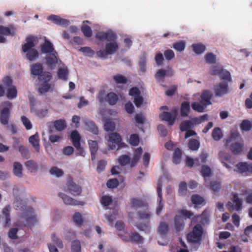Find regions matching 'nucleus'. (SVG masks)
Here are the masks:
<instances>
[{
  "label": "nucleus",
  "instance_id": "1",
  "mask_svg": "<svg viewBox=\"0 0 252 252\" xmlns=\"http://www.w3.org/2000/svg\"><path fill=\"white\" fill-rule=\"evenodd\" d=\"M14 208L21 211V218L24 221V225L29 227L32 226L37 222L36 216L34 214L32 208L26 205L25 201L20 198L16 197L13 202Z\"/></svg>",
  "mask_w": 252,
  "mask_h": 252
},
{
  "label": "nucleus",
  "instance_id": "2",
  "mask_svg": "<svg viewBox=\"0 0 252 252\" xmlns=\"http://www.w3.org/2000/svg\"><path fill=\"white\" fill-rule=\"evenodd\" d=\"M34 40L33 36H28L26 38L27 43L22 46V51L24 53H27L26 58L30 61H34L39 56L38 51L34 48L35 45Z\"/></svg>",
  "mask_w": 252,
  "mask_h": 252
},
{
  "label": "nucleus",
  "instance_id": "3",
  "mask_svg": "<svg viewBox=\"0 0 252 252\" xmlns=\"http://www.w3.org/2000/svg\"><path fill=\"white\" fill-rule=\"evenodd\" d=\"M12 105L9 101H5L0 105V122L3 125H6L8 123L10 116V109Z\"/></svg>",
  "mask_w": 252,
  "mask_h": 252
},
{
  "label": "nucleus",
  "instance_id": "4",
  "mask_svg": "<svg viewBox=\"0 0 252 252\" xmlns=\"http://www.w3.org/2000/svg\"><path fill=\"white\" fill-rule=\"evenodd\" d=\"M203 228L201 224L195 225L192 231L188 234L187 239L189 242L194 243H200L202 240Z\"/></svg>",
  "mask_w": 252,
  "mask_h": 252
},
{
  "label": "nucleus",
  "instance_id": "5",
  "mask_svg": "<svg viewBox=\"0 0 252 252\" xmlns=\"http://www.w3.org/2000/svg\"><path fill=\"white\" fill-rule=\"evenodd\" d=\"M110 42L105 45V50H100L96 52V54L98 57L106 59L108 55H112L117 51L119 49L118 43L115 41Z\"/></svg>",
  "mask_w": 252,
  "mask_h": 252
},
{
  "label": "nucleus",
  "instance_id": "6",
  "mask_svg": "<svg viewBox=\"0 0 252 252\" xmlns=\"http://www.w3.org/2000/svg\"><path fill=\"white\" fill-rule=\"evenodd\" d=\"M109 149L111 150H119L122 148L126 147V145L122 142V139L121 136L117 132L111 133L109 136Z\"/></svg>",
  "mask_w": 252,
  "mask_h": 252
},
{
  "label": "nucleus",
  "instance_id": "7",
  "mask_svg": "<svg viewBox=\"0 0 252 252\" xmlns=\"http://www.w3.org/2000/svg\"><path fill=\"white\" fill-rule=\"evenodd\" d=\"M210 72L213 75H218L220 79L223 80V81L229 82L231 81L230 72L221 67L213 66L211 67Z\"/></svg>",
  "mask_w": 252,
  "mask_h": 252
},
{
  "label": "nucleus",
  "instance_id": "8",
  "mask_svg": "<svg viewBox=\"0 0 252 252\" xmlns=\"http://www.w3.org/2000/svg\"><path fill=\"white\" fill-rule=\"evenodd\" d=\"M178 110L174 107L171 110V113L163 112L159 115V117L161 120L168 122L169 126H172L175 122Z\"/></svg>",
  "mask_w": 252,
  "mask_h": 252
},
{
  "label": "nucleus",
  "instance_id": "9",
  "mask_svg": "<svg viewBox=\"0 0 252 252\" xmlns=\"http://www.w3.org/2000/svg\"><path fill=\"white\" fill-rule=\"evenodd\" d=\"M232 194L233 196L232 200L233 203L231 202H228L226 205L227 209L229 211L236 210L238 211L241 210L242 206V200L239 198L237 193L233 192L232 193Z\"/></svg>",
  "mask_w": 252,
  "mask_h": 252
},
{
  "label": "nucleus",
  "instance_id": "10",
  "mask_svg": "<svg viewBox=\"0 0 252 252\" xmlns=\"http://www.w3.org/2000/svg\"><path fill=\"white\" fill-rule=\"evenodd\" d=\"M70 138L71 139L73 146L76 148V150L79 153V155L84 157V150L81 147L80 140L81 136L79 133L76 130H74L71 132L70 135Z\"/></svg>",
  "mask_w": 252,
  "mask_h": 252
},
{
  "label": "nucleus",
  "instance_id": "11",
  "mask_svg": "<svg viewBox=\"0 0 252 252\" xmlns=\"http://www.w3.org/2000/svg\"><path fill=\"white\" fill-rule=\"evenodd\" d=\"M66 186L70 193L74 196L79 195L82 192V189L80 186L76 184L72 178L69 176L66 183Z\"/></svg>",
  "mask_w": 252,
  "mask_h": 252
},
{
  "label": "nucleus",
  "instance_id": "12",
  "mask_svg": "<svg viewBox=\"0 0 252 252\" xmlns=\"http://www.w3.org/2000/svg\"><path fill=\"white\" fill-rule=\"evenodd\" d=\"M214 92L216 96H221L229 93L228 82L226 81L220 82L214 88Z\"/></svg>",
  "mask_w": 252,
  "mask_h": 252
},
{
  "label": "nucleus",
  "instance_id": "13",
  "mask_svg": "<svg viewBox=\"0 0 252 252\" xmlns=\"http://www.w3.org/2000/svg\"><path fill=\"white\" fill-rule=\"evenodd\" d=\"M95 37L100 41L107 40L108 41H114L116 40L117 37L115 32L112 31H108L107 32H99L96 34Z\"/></svg>",
  "mask_w": 252,
  "mask_h": 252
},
{
  "label": "nucleus",
  "instance_id": "14",
  "mask_svg": "<svg viewBox=\"0 0 252 252\" xmlns=\"http://www.w3.org/2000/svg\"><path fill=\"white\" fill-rule=\"evenodd\" d=\"M47 20L52 22L56 25L63 27H67L70 23L69 20L62 18L59 16L53 14L47 17Z\"/></svg>",
  "mask_w": 252,
  "mask_h": 252
},
{
  "label": "nucleus",
  "instance_id": "15",
  "mask_svg": "<svg viewBox=\"0 0 252 252\" xmlns=\"http://www.w3.org/2000/svg\"><path fill=\"white\" fill-rule=\"evenodd\" d=\"M46 64L51 69H53L58 63L59 59L58 58V53L56 51L54 53L48 54L45 57Z\"/></svg>",
  "mask_w": 252,
  "mask_h": 252
},
{
  "label": "nucleus",
  "instance_id": "16",
  "mask_svg": "<svg viewBox=\"0 0 252 252\" xmlns=\"http://www.w3.org/2000/svg\"><path fill=\"white\" fill-rule=\"evenodd\" d=\"M59 196L62 198L64 203L67 205H83L84 203L83 202H81L76 200L73 199L70 196L63 193H60L59 194Z\"/></svg>",
  "mask_w": 252,
  "mask_h": 252
},
{
  "label": "nucleus",
  "instance_id": "17",
  "mask_svg": "<svg viewBox=\"0 0 252 252\" xmlns=\"http://www.w3.org/2000/svg\"><path fill=\"white\" fill-rule=\"evenodd\" d=\"M236 167L240 173H252V164H249L247 162H239L236 165Z\"/></svg>",
  "mask_w": 252,
  "mask_h": 252
},
{
  "label": "nucleus",
  "instance_id": "18",
  "mask_svg": "<svg viewBox=\"0 0 252 252\" xmlns=\"http://www.w3.org/2000/svg\"><path fill=\"white\" fill-rule=\"evenodd\" d=\"M213 94L212 93L208 91L205 90L202 93L201 98V103L204 104L205 106H208L211 104L210 100L212 97Z\"/></svg>",
  "mask_w": 252,
  "mask_h": 252
},
{
  "label": "nucleus",
  "instance_id": "19",
  "mask_svg": "<svg viewBox=\"0 0 252 252\" xmlns=\"http://www.w3.org/2000/svg\"><path fill=\"white\" fill-rule=\"evenodd\" d=\"M41 51L42 53L48 54L53 53L55 51L53 44L47 39H45L44 42L41 45Z\"/></svg>",
  "mask_w": 252,
  "mask_h": 252
},
{
  "label": "nucleus",
  "instance_id": "20",
  "mask_svg": "<svg viewBox=\"0 0 252 252\" xmlns=\"http://www.w3.org/2000/svg\"><path fill=\"white\" fill-rule=\"evenodd\" d=\"M29 142L32 145L35 151L37 153L40 152L39 137L36 133L35 134L31 136L29 138Z\"/></svg>",
  "mask_w": 252,
  "mask_h": 252
},
{
  "label": "nucleus",
  "instance_id": "21",
  "mask_svg": "<svg viewBox=\"0 0 252 252\" xmlns=\"http://www.w3.org/2000/svg\"><path fill=\"white\" fill-rule=\"evenodd\" d=\"M43 72L42 65L39 63H36L31 66V73L35 76H39Z\"/></svg>",
  "mask_w": 252,
  "mask_h": 252
},
{
  "label": "nucleus",
  "instance_id": "22",
  "mask_svg": "<svg viewBox=\"0 0 252 252\" xmlns=\"http://www.w3.org/2000/svg\"><path fill=\"white\" fill-rule=\"evenodd\" d=\"M11 34V31L9 28L0 25V43H5L6 39L4 35L7 36Z\"/></svg>",
  "mask_w": 252,
  "mask_h": 252
},
{
  "label": "nucleus",
  "instance_id": "23",
  "mask_svg": "<svg viewBox=\"0 0 252 252\" xmlns=\"http://www.w3.org/2000/svg\"><path fill=\"white\" fill-rule=\"evenodd\" d=\"M175 226L177 231L182 230L185 226L184 220L181 216H176L174 218Z\"/></svg>",
  "mask_w": 252,
  "mask_h": 252
},
{
  "label": "nucleus",
  "instance_id": "24",
  "mask_svg": "<svg viewBox=\"0 0 252 252\" xmlns=\"http://www.w3.org/2000/svg\"><path fill=\"white\" fill-rule=\"evenodd\" d=\"M190 104L188 101H184L181 103L180 108L181 116L183 117H188L190 111Z\"/></svg>",
  "mask_w": 252,
  "mask_h": 252
},
{
  "label": "nucleus",
  "instance_id": "25",
  "mask_svg": "<svg viewBox=\"0 0 252 252\" xmlns=\"http://www.w3.org/2000/svg\"><path fill=\"white\" fill-rule=\"evenodd\" d=\"M243 146V144L236 142L230 145V150L233 154L239 155L242 152Z\"/></svg>",
  "mask_w": 252,
  "mask_h": 252
},
{
  "label": "nucleus",
  "instance_id": "26",
  "mask_svg": "<svg viewBox=\"0 0 252 252\" xmlns=\"http://www.w3.org/2000/svg\"><path fill=\"white\" fill-rule=\"evenodd\" d=\"M88 144L91 152L92 159L94 160L95 158V154L98 150V144L94 140H89Z\"/></svg>",
  "mask_w": 252,
  "mask_h": 252
},
{
  "label": "nucleus",
  "instance_id": "27",
  "mask_svg": "<svg viewBox=\"0 0 252 252\" xmlns=\"http://www.w3.org/2000/svg\"><path fill=\"white\" fill-rule=\"evenodd\" d=\"M23 167L19 162H14L13 163V173L17 177L21 178L23 176Z\"/></svg>",
  "mask_w": 252,
  "mask_h": 252
},
{
  "label": "nucleus",
  "instance_id": "28",
  "mask_svg": "<svg viewBox=\"0 0 252 252\" xmlns=\"http://www.w3.org/2000/svg\"><path fill=\"white\" fill-rule=\"evenodd\" d=\"M106 101L109 105H114L116 104L119 99L118 96L113 92H110L106 95Z\"/></svg>",
  "mask_w": 252,
  "mask_h": 252
},
{
  "label": "nucleus",
  "instance_id": "29",
  "mask_svg": "<svg viewBox=\"0 0 252 252\" xmlns=\"http://www.w3.org/2000/svg\"><path fill=\"white\" fill-rule=\"evenodd\" d=\"M85 124L88 130L93 133L94 134H98V129L94 122L88 120L86 121Z\"/></svg>",
  "mask_w": 252,
  "mask_h": 252
},
{
  "label": "nucleus",
  "instance_id": "30",
  "mask_svg": "<svg viewBox=\"0 0 252 252\" xmlns=\"http://www.w3.org/2000/svg\"><path fill=\"white\" fill-rule=\"evenodd\" d=\"M27 168L31 172H35L38 169L37 163L33 160H29L25 163Z\"/></svg>",
  "mask_w": 252,
  "mask_h": 252
},
{
  "label": "nucleus",
  "instance_id": "31",
  "mask_svg": "<svg viewBox=\"0 0 252 252\" xmlns=\"http://www.w3.org/2000/svg\"><path fill=\"white\" fill-rule=\"evenodd\" d=\"M131 203L133 207L141 208L147 207L148 206L147 203L137 198H132L131 200Z\"/></svg>",
  "mask_w": 252,
  "mask_h": 252
},
{
  "label": "nucleus",
  "instance_id": "32",
  "mask_svg": "<svg viewBox=\"0 0 252 252\" xmlns=\"http://www.w3.org/2000/svg\"><path fill=\"white\" fill-rule=\"evenodd\" d=\"M130 241L136 244H142L144 239L137 232H134L131 234Z\"/></svg>",
  "mask_w": 252,
  "mask_h": 252
},
{
  "label": "nucleus",
  "instance_id": "33",
  "mask_svg": "<svg viewBox=\"0 0 252 252\" xmlns=\"http://www.w3.org/2000/svg\"><path fill=\"white\" fill-rule=\"evenodd\" d=\"M223 134L221 129L217 127L213 129L212 132V136L215 141H219L222 137Z\"/></svg>",
  "mask_w": 252,
  "mask_h": 252
},
{
  "label": "nucleus",
  "instance_id": "34",
  "mask_svg": "<svg viewBox=\"0 0 252 252\" xmlns=\"http://www.w3.org/2000/svg\"><path fill=\"white\" fill-rule=\"evenodd\" d=\"M68 74V70L67 67L60 68L57 72L58 77L64 81L67 79Z\"/></svg>",
  "mask_w": 252,
  "mask_h": 252
},
{
  "label": "nucleus",
  "instance_id": "35",
  "mask_svg": "<svg viewBox=\"0 0 252 252\" xmlns=\"http://www.w3.org/2000/svg\"><path fill=\"white\" fill-rule=\"evenodd\" d=\"M11 206L9 205H6L2 210V214L5 217V226L8 225L10 222V210Z\"/></svg>",
  "mask_w": 252,
  "mask_h": 252
},
{
  "label": "nucleus",
  "instance_id": "36",
  "mask_svg": "<svg viewBox=\"0 0 252 252\" xmlns=\"http://www.w3.org/2000/svg\"><path fill=\"white\" fill-rule=\"evenodd\" d=\"M53 124L55 128L59 131H62L66 127L65 121L62 120H56L53 123Z\"/></svg>",
  "mask_w": 252,
  "mask_h": 252
},
{
  "label": "nucleus",
  "instance_id": "37",
  "mask_svg": "<svg viewBox=\"0 0 252 252\" xmlns=\"http://www.w3.org/2000/svg\"><path fill=\"white\" fill-rule=\"evenodd\" d=\"M17 95V91L15 86H11L7 90L6 96L9 99L15 98Z\"/></svg>",
  "mask_w": 252,
  "mask_h": 252
},
{
  "label": "nucleus",
  "instance_id": "38",
  "mask_svg": "<svg viewBox=\"0 0 252 252\" xmlns=\"http://www.w3.org/2000/svg\"><path fill=\"white\" fill-rule=\"evenodd\" d=\"M155 77L158 82H163L164 79L166 77V71L163 69L158 70Z\"/></svg>",
  "mask_w": 252,
  "mask_h": 252
},
{
  "label": "nucleus",
  "instance_id": "39",
  "mask_svg": "<svg viewBox=\"0 0 252 252\" xmlns=\"http://www.w3.org/2000/svg\"><path fill=\"white\" fill-rule=\"evenodd\" d=\"M172 47L176 51L181 52L183 51L186 47V43L184 41H180L172 44Z\"/></svg>",
  "mask_w": 252,
  "mask_h": 252
},
{
  "label": "nucleus",
  "instance_id": "40",
  "mask_svg": "<svg viewBox=\"0 0 252 252\" xmlns=\"http://www.w3.org/2000/svg\"><path fill=\"white\" fill-rule=\"evenodd\" d=\"M193 126L192 122L189 120H186L182 122L180 125V129L182 131H185Z\"/></svg>",
  "mask_w": 252,
  "mask_h": 252
},
{
  "label": "nucleus",
  "instance_id": "41",
  "mask_svg": "<svg viewBox=\"0 0 252 252\" xmlns=\"http://www.w3.org/2000/svg\"><path fill=\"white\" fill-rule=\"evenodd\" d=\"M52 75L51 73L49 72H43V73L38 76L39 80L43 83H48L50 81Z\"/></svg>",
  "mask_w": 252,
  "mask_h": 252
},
{
  "label": "nucleus",
  "instance_id": "42",
  "mask_svg": "<svg viewBox=\"0 0 252 252\" xmlns=\"http://www.w3.org/2000/svg\"><path fill=\"white\" fill-rule=\"evenodd\" d=\"M137 215L140 219L146 220L150 219L151 214L147 208L144 211L138 212Z\"/></svg>",
  "mask_w": 252,
  "mask_h": 252
},
{
  "label": "nucleus",
  "instance_id": "43",
  "mask_svg": "<svg viewBox=\"0 0 252 252\" xmlns=\"http://www.w3.org/2000/svg\"><path fill=\"white\" fill-rule=\"evenodd\" d=\"M168 231V225L166 222H161L158 228V232L161 235H165Z\"/></svg>",
  "mask_w": 252,
  "mask_h": 252
},
{
  "label": "nucleus",
  "instance_id": "44",
  "mask_svg": "<svg viewBox=\"0 0 252 252\" xmlns=\"http://www.w3.org/2000/svg\"><path fill=\"white\" fill-rule=\"evenodd\" d=\"M182 152L181 150L179 148L175 149L173 156V161L176 164H178L181 158Z\"/></svg>",
  "mask_w": 252,
  "mask_h": 252
},
{
  "label": "nucleus",
  "instance_id": "45",
  "mask_svg": "<svg viewBox=\"0 0 252 252\" xmlns=\"http://www.w3.org/2000/svg\"><path fill=\"white\" fill-rule=\"evenodd\" d=\"M206 107V106H205L204 104L201 103V101L200 102H195L191 104L192 109L199 112H203Z\"/></svg>",
  "mask_w": 252,
  "mask_h": 252
},
{
  "label": "nucleus",
  "instance_id": "46",
  "mask_svg": "<svg viewBox=\"0 0 252 252\" xmlns=\"http://www.w3.org/2000/svg\"><path fill=\"white\" fill-rule=\"evenodd\" d=\"M193 51L197 54L202 53L205 50V46L202 44H193L192 45Z\"/></svg>",
  "mask_w": 252,
  "mask_h": 252
},
{
  "label": "nucleus",
  "instance_id": "47",
  "mask_svg": "<svg viewBox=\"0 0 252 252\" xmlns=\"http://www.w3.org/2000/svg\"><path fill=\"white\" fill-rule=\"evenodd\" d=\"M35 113L37 117L43 119L47 116L48 109L47 108L38 109L35 111Z\"/></svg>",
  "mask_w": 252,
  "mask_h": 252
},
{
  "label": "nucleus",
  "instance_id": "48",
  "mask_svg": "<svg viewBox=\"0 0 252 252\" xmlns=\"http://www.w3.org/2000/svg\"><path fill=\"white\" fill-rule=\"evenodd\" d=\"M252 127V124L248 120H243L240 125V128L241 130L245 131L250 130Z\"/></svg>",
  "mask_w": 252,
  "mask_h": 252
},
{
  "label": "nucleus",
  "instance_id": "49",
  "mask_svg": "<svg viewBox=\"0 0 252 252\" xmlns=\"http://www.w3.org/2000/svg\"><path fill=\"white\" fill-rule=\"evenodd\" d=\"M81 31L85 37H90L92 35V30L91 27L88 25H83L81 27Z\"/></svg>",
  "mask_w": 252,
  "mask_h": 252
},
{
  "label": "nucleus",
  "instance_id": "50",
  "mask_svg": "<svg viewBox=\"0 0 252 252\" xmlns=\"http://www.w3.org/2000/svg\"><path fill=\"white\" fill-rule=\"evenodd\" d=\"M118 161L121 165L125 166L130 163V158L128 155H122L119 158Z\"/></svg>",
  "mask_w": 252,
  "mask_h": 252
},
{
  "label": "nucleus",
  "instance_id": "51",
  "mask_svg": "<svg viewBox=\"0 0 252 252\" xmlns=\"http://www.w3.org/2000/svg\"><path fill=\"white\" fill-rule=\"evenodd\" d=\"M209 187L214 192H218L221 188V184L220 182L213 181L210 182Z\"/></svg>",
  "mask_w": 252,
  "mask_h": 252
},
{
  "label": "nucleus",
  "instance_id": "52",
  "mask_svg": "<svg viewBox=\"0 0 252 252\" xmlns=\"http://www.w3.org/2000/svg\"><path fill=\"white\" fill-rule=\"evenodd\" d=\"M139 137L137 134H132L130 136L129 143L130 145L136 146L139 143Z\"/></svg>",
  "mask_w": 252,
  "mask_h": 252
},
{
  "label": "nucleus",
  "instance_id": "53",
  "mask_svg": "<svg viewBox=\"0 0 252 252\" xmlns=\"http://www.w3.org/2000/svg\"><path fill=\"white\" fill-rule=\"evenodd\" d=\"M19 151L21 153L22 156L26 158H29L30 157V151L27 148L24 146H20L19 147Z\"/></svg>",
  "mask_w": 252,
  "mask_h": 252
},
{
  "label": "nucleus",
  "instance_id": "54",
  "mask_svg": "<svg viewBox=\"0 0 252 252\" xmlns=\"http://www.w3.org/2000/svg\"><path fill=\"white\" fill-rule=\"evenodd\" d=\"M188 147L191 150H197L199 147V143L195 139H190L188 143Z\"/></svg>",
  "mask_w": 252,
  "mask_h": 252
},
{
  "label": "nucleus",
  "instance_id": "55",
  "mask_svg": "<svg viewBox=\"0 0 252 252\" xmlns=\"http://www.w3.org/2000/svg\"><path fill=\"white\" fill-rule=\"evenodd\" d=\"M187 185L185 182H182L179 185L178 192L180 195L185 196L187 193Z\"/></svg>",
  "mask_w": 252,
  "mask_h": 252
},
{
  "label": "nucleus",
  "instance_id": "56",
  "mask_svg": "<svg viewBox=\"0 0 252 252\" xmlns=\"http://www.w3.org/2000/svg\"><path fill=\"white\" fill-rule=\"evenodd\" d=\"M79 50L83 52L85 56L90 57H92L95 54L94 51L89 47H81Z\"/></svg>",
  "mask_w": 252,
  "mask_h": 252
},
{
  "label": "nucleus",
  "instance_id": "57",
  "mask_svg": "<svg viewBox=\"0 0 252 252\" xmlns=\"http://www.w3.org/2000/svg\"><path fill=\"white\" fill-rule=\"evenodd\" d=\"M239 136L240 134L237 131L231 132L229 137L226 139L225 146H226L231 141L236 139Z\"/></svg>",
  "mask_w": 252,
  "mask_h": 252
},
{
  "label": "nucleus",
  "instance_id": "58",
  "mask_svg": "<svg viewBox=\"0 0 252 252\" xmlns=\"http://www.w3.org/2000/svg\"><path fill=\"white\" fill-rule=\"evenodd\" d=\"M205 60L207 63L212 64L216 63V57L212 53H208L205 55Z\"/></svg>",
  "mask_w": 252,
  "mask_h": 252
},
{
  "label": "nucleus",
  "instance_id": "59",
  "mask_svg": "<svg viewBox=\"0 0 252 252\" xmlns=\"http://www.w3.org/2000/svg\"><path fill=\"white\" fill-rule=\"evenodd\" d=\"M74 222L77 225L81 226L83 223L82 217L79 212L75 213L73 216Z\"/></svg>",
  "mask_w": 252,
  "mask_h": 252
},
{
  "label": "nucleus",
  "instance_id": "60",
  "mask_svg": "<svg viewBox=\"0 0 252 252\" xmlns=\"http://www.w3.org/2000/svg\"><path fill=\"white\" fill-rule=\"evenodd\" d=\"M192 203L195 205H200L204 202V199L197 194L193 195L191 197Z\"/></svg>",
  "mask_w": 252,
  "mask_h": 252
},
{
  "label": "nucleus",
  "instance_id": "61",
  "mask_svg": "<svg viewBox=\"0 0 252 252\" xmlns=\"http://www.w3.org/2000/svg\"><path fill=\"white\" fill-rule=\"evenodd\" d=\"M104 128L106 131H113L115 129V124L113 122L107 121L104 124Z\"/></svg>",
  "mask_w": 252,
  "mask_h": 252
},
{
  "label": "nucleus",
  "instance_id": "62",
  "mask_svg": "<svg viewBox=\"0 0 252 252\" xmlns=\"http://www.w3.org/2000/svg\"><path fill=\"white\" fill-rule=\"evenodd\" d=\"M21 120L27 130H30L32 128V126L31 121L26 116H22Z\"/></svg>",
  "mask_w": 252,
  "mask_h": 252
},
{
  "label": "nucleus",
  "instance_id": "63",
  "mask_svg": "<svg viewBox=\"0 0 252 252\" xmlns=\"http://www.w3.org/2000/svg\"><path fill=\"white\" fill-rule=\"evenodd\" d=\"M101 203L104 206H108L112 203V198L108 195L103 196L100 200Z\"/></svg>",
  "mask_w": 252,
  "mask_h": 252
},
{
  "label": "nucleus",
  "instance_id": "64",
  "mask_svg": "<svg viewBox=\"0 0 252 252\" xmlns=\"http://www.w3.org/2000/svg\"><path fill=\"white\" fill-rule=\"evenodd\" d=\"M72 252H81V245L79 241L75 240L72 242Z\"/></svg>",
  "mask_w": 252,
  "mask_h": 252
}]
</instances>
